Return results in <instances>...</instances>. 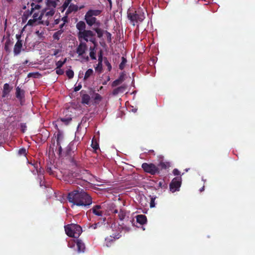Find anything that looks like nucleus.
Returning <instances> with one entry per match:
<instances>
[{"label": "nucleus", "instance_id": "obj_52", "mask_svg": "<svg viewBox=\"0 0 255 255\" xmlns=\"http://www.w3.org/2000/svg\"><path fill=\"white\" fill-rule=\"evenodd\" d=\"M20 127L21 128H22V131L23 132H24L25 131V129L26 128V124H24V123H22L20 124Z\"/></svg>", "mask_w": 255, "mask_h": 255}, {"label": "nucleus", "instance_id": "obj_8", "mask_svg": "<svg viewBox=\"0 0 255 255\" xmlns=\"http://www.w3.org/2000/svg\"><path fill=\"white\" fill-rule=\"evenodd\" d=\"M182 178L180 176L174 178L169 185L170 190L172 192L179 191L181 185Z\"/></svg>", "mask_w": 255, "mask_h": 255}, {"label": "nucleus", "instance_id": "obj_19", "mask_svg": "<svg viewBox=\"0 0 255 255\" xmlns=\"http://www.w3.org/2000/svg\"><path fill=\"white\" fill-rule=\"evenodd\" d=\"M43 10L45 16L48 17H52L55 12V10L54 8H50L46 7L44 8Z\"/></svg>", "mask_w": 255, "mask_h": 255}, {"label": "nucleus", "instance_id": "obj_39", "mask_svg": "<svg viewBox=\"0 0 255 255\" xmlns=\"http://www.w3.org/2000/svg\"><path fill=\"white\" fill-rule=\"evenodd\" d=\"M32 11H34V9H39L41 8V6L39 4H35L33 2L31 4Z\"/></svg>", "mask_w": 255, "mask_h": 255}, {"label": "nucleus", "instance_id": "obj_24", "mask_svg": "<svg viewBox=\"0 0 255 255\" xmlns=\"http://www.w3.org/2000/svg\"><path fill=\"white\" fill-rule=\"evenodd\" d=\"M64 30L62 29H60L57 32H55L53 35V38L55 40H59L61 34L63 33Z\"/></svg>", "mask_w": 255, "mask_h": 255}, {"label": "nucleus", "instance_id": "obj_62", "mask_svg": "<svg viewBox=\"0 0 255 255\" xmlns=\"http://www.w3.org/2000/svg\"><path fill=\"white\" fill-rule=\"evenodd\" d=\"M59 21H60V19H56L54 21V23L55 24H58L59 23Z\"/></svg>", "mask_w": 255, "mask_h": 255}, {"label": "nucleus", "instance_id": "obj_22", "mask_svg": "<svg viewBox=\"0 0 255 255\" xmlns=\"http://www.w3.org/2000/svg\"><path fill=\"white\" fill-rule=\"evenodd\" d=\"M127 214V212L124 209H120L119 214L118 218L121 221H123L125 218Z\"/></svg>", "mask_w": 255, "mask_h": 255}, {"label": "nucleus", "instance_id": "obj_30", "mask_svg": "<svg viewBox=\"0 0 255 255\" xmlns=\"http://www.w3.org/2000/svg\"><path fill=\"white\" fill-rule=\"evenodd\" d=\"M8 92H9V85L8 84L5 83L3 85V97H4L5 95Z\"/></svg>", "mask_w": 255, "mask_h": 255}, {"label": "nucleus", "instance_id": "obj_59", "mask_svg": "<svg viewBox=\"0 0 255 255\" xmlns=\"http://www.w3.org/2000/svg\"><path fill=\"white\" fill-rule=\"evenodd\" d=\"M121 82H123V81H124V76L123 75H120V76L119 77V78L118 79Z\"/></svg>", "mask_w": 255, "mask_h": 255}, {"label": "nucleus", "instance_id": "obj_17", "mask_svg": "<svg viewBox=\"0 0 255 255\" xmlns=\"http://www.w3.org/2000/svg\"><path fill=\"white\" fill-rule=\"evenodd\" d=\"M79 7L76 4H70L66 12V15H68L73 11H77Z\"/></svg>", "mask_w": 255, "mask_h": 255}, {"label": "nucleus", "instance_id": "obj_56", "mask_svg": "<svg viewBox=\"0 0 255 255\" xmlns=\"http://www.w3.org/2000/svg\"><path fill=\"white\" fill-rule=\"evenodd\" d=\"M68 15H66V16H64L62 18V20L63 21L64 23H66L68 22Z\"/></svg>", "mask_w": 255, "mask_h": 255}, {"label": "nucleus", "instance_id": "obj_26", "mask_svg": "<svg viewBox=\"0 0 255 255\" xmlns=\"http://www.w3.org/2000/svg\"><path fill=\"white\" fill-rule=\"evenodd\" d=\"M90 52L89 53L90 56L93 60H96V52L95 51V48L90 47Z\"/></svg>", "mask_w": 255, "mask_h": 255}, {"label": "nucleus", "instance_id": "obj_58", "mask_svg": "<svg viewBox=\"0 0 255 255\" xmlns=\"http://www.w3.org/2000/svg\"><path fill=\"white\" fill-rule=\"evenodd\" d=\"M163 183L164 181H160L158 183V187L162 188L164 186Z\"/></svg>", "mask_w": 255, "mask_h": 255}, {"label": "nucleus", "instance_id": "obj_4", "mask_svg": "<svg viewBox=\"0 0 255 255\" xmlns=\"http://www.w3.org/2000/svg\"><path fill=\"white\" fill-rule=\"evenodd\" d=\"M67 235L70 237L78 238L82 232V228L78 224H71L65 226Z\"/></svg>", "mask_w": 255, "mask_h": 255}, {"label": "nucleus", "instance_id": "obj_38", "mask_svg": "<svg viewBox=\"0 0 255 255\" xmlns=\"http://www.w3.org/2000/svg\"><path fill=\"white\" fill-rule=\"evenodd\" d=\"M103 69L102 62H98L97 66L95 67V70L99 72H101Z\"/></svg>", "mask_w": 255, "mask_h": 255}, {"label": "nucleus", "instance_id": "obj_7", "mask_svg": "<svg viewBox=\"0 0 255 255\" xmlns=\"http://www.w3.org/2000/svg\"><path fill=\"white\" fill-rule=\"evenodd\" d=\"M141 167L144 172L152 175L159 174L160 173L159 168L153 163H147L144 162L142 164Z\"/></svg>", "mask_w": 255, "mask_h": 255}, {"label": "nucleus", "instance_id": "obj_32", "mask_svg": "<svg viewBox=\"0 0 255 255\" xmlns=\"http://www.w3.org/2000/svg\"><path fill=\"white\" fill-rule=\"evenodd\" d=\"M91 146L95 151L99 149V144L97 143L96 141H94V139H93L92 141Z\"/></svg>", "mask_w": 255, "mask_h": 255}, {"label": "nucleus", "instance_id": "obj_50", "mask_svg": "<svg viewBox=\"0 0 255 255\" xmlns=\"http://www.w3.org/2000/svg\"><path fill=\"white\" fill-rule=\"evenodd\" d=\"M173 174L174 175L178 176L180 174V172L177 169L175 168L173 170Z\"/></svg>", "mask_w": 255, "mask_h": 255}, {"label": "nucleus", "instance_id": "obj_14", "mask_svg": "<svg viewBox=\"0 0 255 255\" xmlns=\"http://www.w3.org/2000/svg\"><path fill=\"white\" fill-rule=\"evenodd\" d=\"M24 91L21 90L19 87L16 88L15 96L18 99L21 100L23 99L24 98Z\"/></svg>", "mask_w": 255, "mask_h": 255}, {"label": "nucleus", "instance_id": "obj_5", "mask_svg": "<svg viewBox=\"0 0 255 255\" xmlns=\"http://www.w3.org/2000/svg\"><path fill=\"white\" fill-rule=\"evenodd\" d=\"M77 36L80 42H83L82 41L84 40L86 42L90 41L94 44L96 43L95 33L92 30H86L82 32H78Z\"/></svg>", "mask_w": 255, "mask_h": 255}, {"label": "nucleus", "instance_id": "obj_44", "mask_svg": "<svg viewBox=\"0 0 255 255\" xmlns=\"http://www.w3.org/2000/svg\"><path fill=\"white\" fill-rule=\"evenodd\" d=\"M38 24H43L46 26H48L49 25V21L48 20H40L38 22Z\"/></svg>", "mask_w": 255, "mask_h": 255}, {"label": "nucleus", "instance_id": "obj_55", "mask_svg": "<svg viewBox=\"0 0 255 255\" xmlns=\"http://www.w3.org/2000/svg\"><path fill=\"white\" fill-rule=\"evenodd\" d=\"M106 33L107 35L108 40L111 41V34L110 32H108L107 31H106Z\"/></svg>", "mask_w": 255, "mask_h": 255}, {"label": "nucleus", "instance_id": "obj_51", "mask_svg": "<svg viewBox=\"0 0 255 255\" xmlns=\"http://www.w3.org/2000/svg\"><path fill=\"white\" fill-rule=\"evenodd\" d=\"M44 10H42L40 14L39 15H38V20H39V21L40 20H42V17L44 15Z\"/></svg>", "mask_w": 255, "mask_h": 255}, {"label": "nucleus", "instance_id": "obj_36", "mask_svg": "<svg viewBox=\"0 0 255 255\" xmlns=\"http://www.w3.org/2000/svg\"><path fill=\"white\" fill-rule=\"evenodd\" d=\"M33 12L31 9L30 10H27L24 12L23 16L25 17V20L27 19L28 17L32 14Z\"/></svg>", "mask_w": 255, "mask_h": 255}, {"label": "nucleus", "instance_id": "obj_48", "mask_svg": "<svg viewBox=\"0 0 255 255\" xmlns=\"http://www.w3.org/2000/svg\"><path fill=\"white\" fill-rule=\"evenodd\" d=\"M56 73L58 75H61L64 74V70L60 68L59 69L56 68Z\"/></svg>", "mask_w": 255, "mask_h": 255}, {"label": "nucleus", "instance_id": "obj_35", "mask_svg": "<svg viewBox=\"0 0 255 255\" xmlns=\"http://www.w3.org/2000/svg\"><path fill=\"white\" fill-rule=\"evenodd\" d=\"M66 74L67 76L69 78L71 79L74 77V72L73 70L69 69L66 71Z\"/></svg>", "mask_w": 255, "mask_h": 255}, {"label": "nucleus", "instance_id": "obj_42", "mask_svg": "<svg viewBox=\"0 0 255 255\" xmlns=\"http://www.w3.org/2000/svg\"><path fill=\"white\" fill-rule=\"evenodd\" d=\"M18 154L20 155H23L25 156L26 155V151L25 148H22L19 149Z\"/></svg>", "mask_w": 255, "mask_h": 255}, {"label": "nucleus", "instance_id": "obj_60", "mask_svg": "<svg viewBox=\"0 0 255 255\" xmlns=\"http://www.w3.org/2000/svg\"><path fill=\"white\" fill-rule=\"evenodd\" d=\"M99 224V223H97V224H93V225L91 226V227H92L93 229H96V228H97V226H98V224Z\"/></svg>", "mask_w": 255, "mask_h": 255}, {"label": "nucleus", "instance_id": "obj_18", "mask_svg": "<svg viewBox=\"0 0 255 255\" xmlns=\"http://www.w3.org/2000/svg\"><path fill=\"white\" fill-rule=\"evenodd\" d=\"M136 221L142 225L147 222L146 217L144 215H138L136 216Z\"/></svg>", "mask_w": 255, "mask_h": 255}, {"label": "nucleus", "instance_id": "obj_2", "mask_svg": "<svg viewBox=\"0 0 255 255\" xmlns=\"http://www.w3.org/2000/svg\"><path fill=\"white\" fill-rule=\"evenodd\" d=\"M67 198L69 202L78 206H89L92 202L91 197L81 188L69 193Z\"/></svg>", "mask_w": 255, "mask_h": 255}, {"label": "nucleus", "instance_id": "obj_46", "mask_svg": "<svg viewBox=\"0 0 255 255\" xmlns=\"http://www.w3.org/2000/svg\"><path fill=\"white\" fill-rule=\"evenodd\" d=\"M103 59V52L102 50H100L98 53V62H102Z\"/></svg>", "mask_w": 255, "mask_h": 255}, {"label": "nucleus", "instance_id": "obj_29", "mask_svg": "<svg viewBox=\"0 0 255 255\" xmlns=\"http://www.w3.org/2000/svg\"><path fill=\"white\" fill-rule=\"evenodd\" d=\"M93 73V70L92 69H88L84 76V79L85 80L87 79L89 77H90Z\"/></svg>", "mask_w": 255, "mask_h": 255}, {"label": "nucleus", "instance_id": "obj_23", "mask_svg": "<svg viewBox=\"0 0 255 255\" xmlns=\"http://www.w3.org/2000/svg\"><path fill=\"white\" fill-rule=\"evenodd\" d=\"M94 96H92V98L94 99L95 101V103L99 104V102L102 100V96L97 93H94Z\"/></svg>", "mask_w": 255, "mask_h": 255}, {"label": "nucleus", "instance_id": "obj_47", "mask_svg": "<svg viewBox=\"0 0 255 255\" xmlns=\"http://www.w3.org/2000/svg\"><path fill=\"white\" fill-rule=\"evenodd\" d=\"M62 61L59 60L56 63V68H61L63 66Z\"/></svg>", "mask_w": 255, "mask_h": 255}, {"label": "nucleus", "instance_id": "obj_13", "mask_svg": "<svg viewBox=\"0 0 255 255\" xmlns=\"http://www.w3.org/2000/svg\"><path fill=\"white\" fill-rule=\"evenodd\" d=\"M127 86L125 85H122L118 88L114 89L112 92L114 96H116L119 94L123 93L126 90Z\"/></svg>", "mask_w": 255, "mask_h": 255}, {"label": "nucleus", "instance_id": "obj_53", "mask_svg": "<svg viewBox=\"0 0 255 255\" xmlns=\"http://www.w3.org/2000/svg\"><path fill=\"white\" fill-rule=\"evenodd\" d=\"M81 88H82L81 85L79 84V85H78L77 86H76L74 88V91L77 92V91H79L81 89Z\"/></svg>", "mask_w": 255, "mask_h": 255}, {"label": "nucleus", "instance_id": "obj_37", "mask_svg": "<svg viewBox=\"0 0 255 255\" xmlns=\"http://www.w3.org/2000/svg\"><path fill=\"white\" fill-rule=\"evenodd\" d=\"M104 63L106 66H107L108 70L110 71L112 69V65L106 57L104 58Z\"/></svg>", "mask_w": 255, "mask_h": 255}, {"label": "nucleus", "instance_id": "obj_12", "mask_svg": "<svg viewBox=\"0 0 255 255\" xmlns=\"http://www.w3.org/2000/svg\"><path fill=\"white\" fill-rule=\"evenodd\" d=\"M22 47V40L18 39L14 47L13 53L14 55H17L20 53Z\"/></svg>", "mask_w": 255, "mask_h": 255}, {"label": "nucleus", "instance_id": "obj_63", "mask_svg": "<svg viewBox=\"0 0 255 255\" xmlns=\"http://www.w3.org/2000/svg\"><path fill=\"white\" fill-rule=\"evenodd\" d=\"M65 24V23L63 22L62 24H60V25L59 27H60V29H62V28L63 27V26H64Z\"/></svg>", "mask_w": 255, "mask_h": 255}, {"label": "nucleus", "instance_id": "obj_6", "mask_svg": "<svg viewBox=\"0 0 255 255\" xmlns=\"http://www.w3.org/2000/svg\"><path fill=\"white\" fill-rule=\"evenodd\" d=\"M73 176L75 177V180L72 181V183L79 184L84 186L88 182L87 176L89 175L87 170H81L79 172H75L73 173Z\"/></svg>", "mask_w": 255, "mask_h": 255}, {"label": "nucleus", "instance_id": "obj_49", "mask_svg": "<svg viewBox=\"0 0 255 255\" xmlns=\"http://www.w3.org/2000/svg\"><path fill=\"white\" fill-rule=\"evenodd\" d=\"M46 172L49 173V175H54V172L52 170L51 167H48L46 168Z\"/></svg>", "mask_w": 255, "mask_h": 255}, {"label": "nucleus", "instance_id": "obj_54", "mask_svg": "<svg viewBox=\"0 0 255 255\" xmlns=\"http://www.w3.org/2000/svg\"><path fill=\"white\" fill-rule=\"evenodd\" d=\"M38 15H39V13L35 12L33 14V16H32L33 18H34V19L37 20H38Z\"/></svg>", "mask_w": 255, "mask_h": 255}, {"label": "nucleus", "instance_id": "obj_28", "mask_svg": "<svg viewBox=\"0 0 255 255\" xmlns=\"http://www.w3.org/2000/svg\"><path fill=\"white\" fill-rule=\"evenodd\" d=\"M127 59L124 57H122V62L119 65V68L121 70H123L125 67V65L127 63Z\"/></svg>", "mask_w": 255, "mask_h": 255}, {"label": "nucleus", "instance_id": "obj_16", "mask_svg": "<svg viewBox=\"0 0 255 255\" xmlns=\"http://www.w3.org/2000/svg\"><path fill=\"white\" fill-rule=\"evenodd\" d=\"M76 26L77 29L79 30V32H82L86 30V25L85 22L83 21H80L77 22Z\"/></svg>", "mask_w": 255, "mask_h": 255}, {"label": "nucleus", "instance_id": "obj_21", "mask_svg": "<svg viewBox=\"0 0 255 255\" xmlns=\"http://www.w3.org/2000/svg\"><path fill=\"white\" fill-rule=\"evenodd\" d=\"M46 5L48 8H55L57 6L56 1L54 0H46Z\"/></svg>", "mask_w": 255, "mask_h": 255}, {"label": "nucleus", "instance_id": "obj_43", "mask_svg": "<svg viewBox=\"0 0 255 255\" xmlns=\"http://www.w3.org/2000/svg\"><path fill=\"white\" fill-rule=\"evenodd\" d=\"M71 1L72 0H65L62 6L63 9H65L68 6Z\"/></svg>", "mask_w": 255, "mask_h": 255}, {"label": "nucleus", "instance_id": "obj_33", "mask_svg": "<svg viewBox=\"0 0 255 255\" xmlns=\"http://www.w3.org/2000/svg\"><path fill=\"white\" fill-rule=\"evenodd\" d=\"M37 20L34 19V18L33 19H29L28 22H27V23L26 24V25H29V26H33V25H38V23H36V22H37Z\"/></svg>", "mask_w": 255, "mask_h": 255}, {"label": "nucleus", "instance_id": "obj_27", "mask_svg": "<svg viewBox=\"0 0 255 255\" xmlns=\"http://www.w3.org/2000/svg\"><path fill=\"white\" fill-rule=\"evenodd\" d=\"M11 42L9 39L6 41V42H5V44H4V50L6 52H10V51L9 47L11 46Z\"/></svg>", "mask_w": 255, "mask_h": 255}, {"label": "nucleus", "instance_id": "obj_3", "mask_svg": "<svg viewBox=\"0 0 255 255\" xmlns=\"http://www.w3.org/2000/svg\"><path fill=\"white\" fill-rule=\"evenodd\" d=\"M128 19L130 20L132 25L142 22L145 18V13L141 8L136 9L129 8L127 12Z\"/></svg>", "mask_w": 255, "mask_h": 255}, {"label": "nucleus", "instance_id": "obj_25", "mask_svg": "<svg viewBox=\"0 0 255 255\" xmlns=\"http://www.w3.org/2000/svg\"><path fill=\"white\" fill-rule=\"evenodd\" d=\"M61 135L58 134L56 139L57 145L59 147V154H60L62 151V148L60 144Z\"/></svg>", "mask_w": 255, "mask_h": 255}, {"label": "nucleus", "instance_id": "obj_20", "mask_svg": "<svg viewBox=\"0 0 255 255\" xmlns=\"http://www.w3.org/2000/svg\"><path fill=\"white\" fill-rule=\"evenodd\" d=\"M90 97L88 94H85L82 96L81 103L83 104L89 105L90 104Z\"/></svg>", "mask_w": 255, "mask_h": 255}, {"label": "nucleus", "instance_id": "obj_11", "mask_svg": "<svg viewBox=\"0 0 255 255\" xmlns=\"http://www.w3.org/2000/svg\"><path fill=\"white\" fill-rule=\"evenodd\" d=\"M87 49V45L85 42H80L76 49V52L79 56H82Z\"/></svg>", "mask_w": 255, "mask_h": 255}, {"label": "nucleus", "instance_id": "obj_15", "mask_svg": "<svg viewBox=\"0 0 255 255\" xmlns=\"http://www.w3.org/2000/svg\"><path fill=\"white\" fill-rule=\"evenodd\" d=\"M170 163L169 162L160 161L157 166L159 168L160 171L163 169L166 170L170 167Z\"/></svg>", "mask_w": 255, "mask_h": 255}, {"label": "nucleus", "instance_id": "obj_9", "mask_svg": "<svg viewBox=\"0 0 255 255\" xmlns=\"http://www.w3.org/2000/svg\"><path fill=\"white\" fill-rule=\"evenodd\" d=\"M75 243H76L78 253H84L85 250V246L81 240L77 239L76 242L73 241L71 243L69 242L68 246L70 248H72L74 246Z\"/></svg>", "mask_w": 255, "mask_h": 255}, {"label": "nucleus", "instance_id": "obj_45", "mask_svg": "<svg viewBox=\"0 0 255 255\" xmlns=\"http://www.w3.org/2000/svg\"><path fill=\"white\" fill-rule=\"evenodd\" d=\"M121 83L122 82H121L118 79H117L113 82L112 84V86L113 87H116L121 84Z\"/></svg>", "mask_w": 255, "mask_h": 255}, {"label": "nucleus", "instance_id": "obj_57", "mask_svg": "<svg viewBox=\"0 0 255 255\" xmlns=\"http://www.w3.org/2000/svg\"><path fill=\"white\" fill-rule=\"evenodd\" d=\"M59 52H60L59 49H55L54 50V53H53V55L54 56H56Z\"/></svg>", "mask_w": 255, "mask_h": 255}, {"label": "nucleus", "instance_id": "obj_1", "mask_svg": "<svg viewBox=\"0 0 255 255\" xmlns=\"http://www.w3.org/2000/svg\"><path fill=\"white\" fill-rule=\"evenodd\" d=\"M102 11V9H90L87 11L84 17V19L88 26H94L93 30L96 32L98 37L100 38L103 36L104 30L100 28L101 22L96 16L100 15Z\"/></svg>", "mask_w": 255, "mask_h": 255}, {"label": "nucleus", "instance_id": "obj_40", "mask_svg": "<svg viewBox=\"0 0 255 255\" xmlns=\"http://www.w3.org/2000/svg\"><path fill=\"white\" fill-rule=\"evenodd\" d=\"M73 145H71V144H69L67 147V150H66V153L68 155H69V156H72V154H71V150L72 149V146Z\"/></svg>", "mask_w": 255, "mask_h": 255}, {"label": "nucleus", "instance_id": "obj_64", "mask_svg": "<svg viewBox=\"0 0 255 255\" xmlns=\"http://www.w3.org/2000/svg\"><path fill=\"white\" fill-rule=\"evenodd\" d=\"M113 213H114V214H117V213L119 214V211L117 209H115V210H114Z\"/></svg>", "mask_w": 255, "mask_h": 255}, {"label": "nucleus", "instance_id": "obj_61", "mask_svg": "<svg viewBox=\"0 0 255 255\" xmlns=\"http://www.w3.org/2000/svg\"><path fill=\"white\" fill-rule=\"evenodd\" d=\"M39 184L41 187L43 186H45L44 182L43 181H40Z\"/></svg>", "mask_w": 255, "mask_h": 255}, {"label": "nucleus", "instance_id": "obj_31", "mask_svg": "<svg viewBox=\"0 0 255 255\" xmlns=\"http://www.w3.org/2000/svg\"><path fill=\"white\" fill-rule=\"evenodd\" d=\"M36 165L37 166V164H36ZM36 172L38 173V175L39 176V179L40 181H42L43 179H44V177L41 171L40 168L38 169L37 166H36Z\"/></svg>", "mask_w": 255, "mask_h": 255}, {"label": "nucleus", "instance_id": "obj_41", "mask_svg": "<svg viewBox=\"0 0 255 255\" xmlns=\"http://www.w3.org/2000/svg\"><path fill=\"white\" fill-rule=\"evenodd\" d=\"M156 197H151L150 198V208H153L155 207V200Z\"/></svg>", "mask_w": 255, "mask_h": 255}, {"label": "nucleus", "instance_id": "obj_34", "mask_svg": "<svg viewBox=\"0 0 255 255\" xmlns=\"http://www.w3.org/2000/svg\"><path fill=\"white\" fill-rule=\"evenodd\" d=\"M60 120L61 122L65 123L66 125H68L72 121V118L70 117H65L61 118Z\"/></svg>", "mask_w": 255, "mask_h": 255}, {"label": "nucleus", "instance_id": "obj_10", "mask_svg": "<svg viewBox=\"0 0 255 255\" xmlns=\"http://www.w3.org/2000/svg\"><path fill=\"white\" fill-rule=\"evenodd\" d=\"M104 206L101 205H96L91 209L92 213L96 216L99 217L103 216L104 214Z\"/></svg>", "mask_w": 255, "mask_h": 255}]
</instances>
